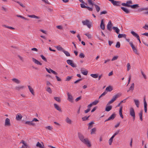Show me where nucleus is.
<instances>
[{
	"label": "nucleus",
	"instance_id": "5fc2aeb1",
	"mask_svg": "<svg viewBox=\"0 0 148 148\" xmlns=\"http://www.w3.org/2000/svg\"><path fill=\"white\" fill-rule=\"evenodd\" d=\"M88 3L90 4L93 7L95 4L93 3L92 2L91 0H88Z\"/></svg>",
	"mask_w": 148,
	"mask_h": 148
},
{
	"label": "nucleus",
	"instance_id": "774afa93",
	"mask_svg": "<svg viewBox=\"0 0 148 148\" xmlns=\"http://www.w3.org/2000/svg\"><path fill=\"white\" fill-rule=\"evenodd\" d=\"M143 28L145 29L148 30V25L145 24Z\"/></svg>",
	"mask_w": 148,
	"mask_h": 148
},
{
	"label": "nucleus",
	"instance_id": "c03bdc74",
	"mask_svg": "<svg viewBox=\"0 0 148 148\" xmlns=\"http://www.w3.org/2000/svg\"><path fill=\"white\" fill-rule=\"evenodd\" d=\"M56 48L57 49L60 51H62L63 52V51L64 50L63 49V48L60 46L59 45V46H58L56 47Z\"/></svg>",
	"mask_w": 148,
	"mask_h": 148
},
{
	"label": "nucleus",
	"instance_id": "4468645a",
	"mask_svg": "<svg viewBox=\"0 0 148 148\" xmlns=\"http://www.w3.org/2000/svg\"><path fill=\"white\" fill-rule=\"evenodd\" d=\"M45 69L49 73H50L51 72L52 73H53L55 75H57L58 74V73L57 72H55V71H53L52 69H49L47 68H46Z\"/></svg>",
	"mask_w": 148,
	"mask_h": 148
},
{
	"label": "nucleus",
	"instance_id": "9b49d317",
	"mask_svg": "<svg viewBox=\"0 0 148 148\" xmlns=\"http://www.w3.org/2000/svg\"><path fill=\"white\" fill-rule=\"evenodd\" d=\"M112 23L111 21H109L108 24L107 25V29L110 31L112 30Z\"/></svg>",
	"mask_w": 148,
	"mask_h": 148
},
{
	"label": "nucleus",
	"instance_id": "7c9ffc66",
	"mask_svg": "<svg viewBox=\"0 0 148 148\" xmlns=\"http://www.w3.org/2000/svg\"><path fill=\"white\" fill-rule=\"evenodd\" d=\"M107 105L105 109V110L107 112L109 111L112 108V106H108Z\"/></svg>",
	"mask_w": 148,
	"mask_h": 148
},
{
	"label": "nucleus",
	"instance_id": "c9c22d12",
	"mask_svg": "<svg viewBox=\"0 0 148 148\" xmlns=\"http://www.w3.org/2000/svg\"><path fill=\"white\" fill-rule=\"evenodd\" d=\"M12 80L17 84H19L20 82V80L15 78L12 79Z\"/></svg>",
	"mask_w": 148,
	"mask_h": 148
},
{
	"label": "nucleus",
	"instance_id": "b1692460",
	"mask_svg": "<svg viewBox=\"0 0 148 148\" xmlns=\"http://www.w3.org/2000/svg\"><path fill=\"white\" fill-rule=\"evenodd\" d=\"M112 29L114 30L115 32L117 34H119V33L120 30L117 27H113Z\"/></svg>",
	"mask_w": 148,
	"mask_h": 148
},
{
	"label": "nucleus",
	"instance_id": "6ab92c4d",
	"mask_svg": "<svg viewBox=\"0 0 148 148\" xmlns=\"http://www.w3.org/2000/svg\"><path fill=\"white\" fill-rule=\"evenodd\" d=\"M22 117V116L20 114H18L16 116V119L17 121L20 120Z\"/></svg>",
	"mask_w": 148,
	"mask_h": 148
},
{
	"label": "nucleus",
	"instance_id": "de8ad7c7",
	"mask_svg": "<svg viewBox=\"0 0 148 148\" xmlns=\"http://www.w3.org/2000/svg\"><path fill=\"white\" fill-rule=\"evenodd\" d=\"M73 76H67L65 80V81H69L72 78Z\"/></svg>",
	"mask_w": 148,
	"mask_h": 148
},
{
	"label": "nucleus",
	"instance_id": "338daca9",
	"mask_svg": "<svg viewBox=\"0 0 148 148\" xmlns=\"http://www.w3.org/2000/svg\"><path fill=\"white\" fill-rule=\"evenodd\" d=\"M81 98H82V97L81 96H80L79 97L75 99V101L76 102H77V101H79V100H80L81 99Z\"/></svg>",
	"mask_w": 148,
	"mask_h": 148
},
{
	"label": "nucleus",
	"instance_id": "6e6552de",
	"mask_svg": "<svg viewBox=\"0 0 148 148\" xmlns=\"http://www.w3.org/2000/svg\"><path fill=\"white\" fill-rule=\"evenodd\" d=\"M67 63L73 67H76V65L72 61L70 60H68L66 61Z\"/></svg>",
	"mask_w": 148,
	"mask_h": 148
},
{
	"label": "nucleus",
	"instance_id": "8fccbe9b",
	"mask_svg": "<svg viewBox=\"0 0 148 148\" xmlns=\"http://www.w3.org/2000/svg\"><path fill=\"white\" fill-rule=\"evenodd\" d=\"M20 143H22L23 144V145H22V146L21 148H23L24 147V146H26V144H25L26 143H25V141H24L23 140H21V142Z\"/></svg>",
	"mask_w": 148,
	"mask_h": 148
},
{
	"label": "nucleus",
	"instance_id": "9d476101",
	"mask_svg": "<svg viewBox=\"0 0 148 148\" xmlns=\"http://www.w3.org/2000/svg\"><path fill=\"white\" fill-rule=\"evenodd\" d=\"M124 5L127 6V7H131L132 8L134 9H136L137 8L139 7V5L138 4H136L133 5H127L126 4V5L125 4Z\"/></svg>",
	"mask_w": 148,
	"mask_h": 148
},
{
	"label": "nucleus",
	"instance_id": "cd10ccee",
	"mask_svg": "<svg viewBox=\"0 0 148 148\" xmlns=\"http://www.w3.org/2000/svg\"><path fill=\"white\" fill-rule=\"evenodd\" d=\"M28 86L29 90L30 92L32 93V94L33 95H34L33 89L32 88V87L31 86H30L28 85Z\"/></svg>",
	"mask_w": 148,
	"mask_h": 148
},
{
	"label": "nucleus",
	"instance_id": "2eb2a0df",
	"mask_svg": "<svg viewBox=\"0 0 148 148\" xmlns=\"http://www.w3.org/2000/svg\"><path fill=\"white\" fill-rule=\"evenodd\" d=\"M144 102L145 112V113H147V104L146 101L145 97H144Z\"/></svg>",
	"mask_w": 148,
	"mask_h": 148
},
{
	"label": "nucleus",
	"instance_id": "4be33fe9",
	"mask_svg": "<svg viewBox=\"0 0 148 148\" xmlns=\"http://www.w3.org/2000/svg\"><path fill=\"white\" fill-rule=\"evenodd\" d=\"M121 8L127 14L130 12V10H129L127 8H125L122 7H121Z\"/></svg>",
	"mask_w": 148,
	"mask_h": 148
},
{
	"label": "nucleus",
	"instance_id": "f03ea898",
	"mask_svg": "<svg viewBox=\"0 0 148 148\" xmlns=\"http://www.w3.org/2000/svg\"><path fill=\"white\" fill-rule=\"evenodd\" d=\"M120 97V95L119 94H117L114 95L111 100L107 104V106L109 105L110 104L113 103L116 99Z\"/></svg>",
	"mask_w": 148,
	"mask_h": 148
},
{
	"label": "nucleus",
	"instance_id": "4d7b16f0",
	"mask_svg": "<svg viewBox=\"0 0 148 148\" xmlns=\"http://www.w3.org/2000/svg\"><path fill=\"white\" fill-rule=\"evenodd\" d=\"M85 35L89 39H91V35L88 33H86Z\"/></svg>",
	"mask_w": 148,
	"mask_h": 148
},
{
	"label": "nucleus",
	"instance_id": "0e129e2a",
	"mask_svg": "<svg viewBox=\"0 0 148 148\" xmlns=\"http://www.w3.org/2000/svg\"><path fill=\"white\" fill-rule=\"evenodd\" d=\"M119 131H120V130H118V131L116 132L112 136H113V137H115V136L117 135V134H118L119 132Z\"/></svg>",
	"mask_w": 148,
	"mask_h": 148
},
{
	"label": "nucleus",
	"instance_id": "f8f14e48",
	"mask_svg": "<svg viewBox=\"0 0 148 148\" xmlns=\"http://www.w3.org/2000/svg\"><path fill=\"white\" fill-rule=\"evenodd\" d=\"M5 126H10L11 125L10 120L8 118L6 119L5 121Z\"/></svg>",
	"mask_w": 148,
	"mask_h": 148
},
{
	"label": "nucleus",
	"instance_id": "423d86ee",
	"mask_svg": "<svg viewBox=\"0 0 148 148\" xmlns=\"http://www.w3.org/2000/svg\"><path fill=\"white\" fill-rule=\"evenodd\" d=\"M67 94L68 97L67 100L70 102H73V97L68 92H67Z\"/></svg>",
	"mask_w": 148,
	"mask_h": 148
},
{
	"label": "nucleus",
	"instance_id": "a18cd8bd",
	"mask_svg": "<svg viewBox=\"0 0 148 148\" xmlns=\"http://www.w3.org/2000/svg\"><path fill=\"white\" fill-rule=\"evenodd\" d=\"M90 115L88 116L87 117L86 116H85L84 117H83L82 118V119L83 121H85L87 120H88V118L90 117Z\"/></svg>",
	"mask_w": 148,
	"mask_h": 148
},
{
	"label": "nucleus",
	"instance_id": "ea45409f",
	"mask_svg": "<svg viewBox=\"0 0 148 148\" xmlns=\"http://www.w3.org/2000/svg\"><path fill=\"white\" fill-rule=\"evenodd\" d=\"M96 128H94L92 129L91 130V133L90 134H95V132L96 131Z\"/></svg>",
	"mask_w": 148,
	"mask_h": 148
},
{
	"label": "nucleus",
	"instance_id": "37998d69",
	"mask_svg": "<svg viewBox=\"0 0 148 148\" xmlns=\"http://www.w3.org/2000/svg\"><path fill=\"white\" fill-rule=\"evenodd\" d=\"M63 52L67 56H69L70 55L69 53L65 50H64L63 51Z\"/></svg>",
	"mask_w": 148,
	"mask_h": 148
},
{
	"label": "nucleus",
	"instance_id": "393cba45",
	"mask_svg": "<svg viewBox=\"0 0 148 148\" xmlns=\"http://www.w3.org/2000/svg\"><path fill=\"white\" fill-rule=\"evenodd\" d=\"M123 107L122 106H121L119 109V114L120 115V116L121 117L122 119L123 118V116L122 113V109Z\"/></svg>",
	"mask_w": 148,
	"mask_h": 148
},
{
	"label": "nucleus",
	"instance_id": "f257e3e1",
	"mask_svg": "<svg viewBox=\"0 0 148 148\" xmlns=\"http://www.w3.org/2000/svg\"><path fill=\"white\" fill-rule=\"evenodd\" d=\"M78 136L79 140L83 143L85 144L88 147H91V144L88 138H84V135L80 132L78 133Z\"/></svg>",
	"mask_w": 148,
	"mask_h": 148
},
{
	"label": "nucleus",
	"instance_id": "1a4fd4ad",
	"mask_svg": "<svg viewBox=\"0 0 148 148\" xmlns=\"http://www.w3.org/2000/svg\"><path fill=\"white\" fill-rule=\"evenodd\" d=\"M80 6L82 8H87L89 11H92L93 10V8L92 7H90L89 6H86L84 5V4H81Z\"/></svg>",
	"mask_w": 148,
	"mask_h": 148
},
{
	"label": "nucleus",
	"instance_id": "bb28decb",
	"mask_svg": "<svg viewBox=\"0 0 148 148\" xmlns=\"http://www.w3.org/2000/svg\"><path fill=\"white\" fill-rule=\"evenodd\" d=\"M27 16L29 17H31L32 18H36L37 19H39L40 18V17H39L37 16L34 15H28Z\"/></svg>",
	"mask_w": 148,
	"mask_h": 148
},
{
	"label": "nucleus",
	"instance_id": "603ef678",
	"mask_svg": "<svg viewBox=\"0 0 148 148\" xmlns=\"http://www.w3.org/2000/svg\"><path fill=\"white\" fill-rule=\"evenodd\" d=\"M40 56L43 60L46 62H47L46 58L42 55H40Z\"/></svg>",
	"mask_w": 148,
	"mask_h": 148
},
{
	"label": "nucleus",
	"instance_id": "473e14b6",
	"mask_svg": "<svg viewBox=\"0 0 148 148\" xmlns=\"http://www.w3.org/2000/svg\"><path fill=\"white\" fill-rule=\"evenodd\" d=\"M24 88V86H16L15 87V89L17 90H20L21 89H23Z\"/></svg>",
	"mask_w": 148,
	"mask_h": 148
},
{
	"label": "nucleus",
	"instance_id": "5701e85b",
	"mask_svg": "<svg viewBox=\"0 0 148 148\" xmlns=\"http://www.w3.org/2000/svg\"><path fill=\"white\" fill-rule=\"evenodd\" d=\"M113 89L112 87L111 86L106 87V90L108 92H111Z\"/></svg>",
	"mask_w": 148,
	"mask_h": 148
},
{
	"label": "nucleus",
	"instance_id": "aec40b11",
	"mask_svg": "<svg viewBox=\"0 0 148 148\" xmlns=\"http://www.w3.org/2000/svg\"><path fill=\"white\" fill-rule=\"evenodd\" d=\"M54 106L55 108L60 112H62V110L59 106L56 103L54 104Z\"/></svg>",
	"mask_w": 148,
	"mask_h": 148
},
{
	"label": "nucleus",
	"instance_id": "c756f323",
	"mask_svg": "<svg viewBox=\"0 0 148 148\" xmlns=\"http://www.w3.org/2000/svg\"><path fill=\"white\" fill-rule=\"evenodd\" d=\"M46 90L50 94L52 93V90L49 87H47L45 88Z\"/></svg>",
	"mask_w": 148,
	"mask_h": 148
},
{
	"label": "nucleus",
	"instance_id": "49530a36",
	"mask_svg": "<svg viewBox=\"0 0 148 148\" xmlns=\"http://www.w3.org/2000/svg\"><path fill=\"white\" fill-rule=\"evenodd\" d=\"M3 26L4 27H6L7 28L10 29H11L14 30V29H15L13 27H12L7 26L6 25H3Z\"/></svg>",
	"mask_w": 148,
	"mask_h": 148
},
{
	"label": "nucleus",
	"instance_id": "6e6d98bb",
	"mask_svg": "<svg viewBox=\"0 0 148 148\" xmlns=\"http://www.w3.org/2000/svg\"><path fill=\"white\" fill-rule=\"evenodd\" d=\"M79 58H83L85 57V55L83 53H81L79 54Z\"/></svg>",
	"mask_w": 148,
	"mask_h": 148
},
{
	"label": "nucleus",
	"instance_id": "bf43d9fd",
	"mask_svg": "<svg viewBox=\"0 0 148 148\" xmlns=\"http://www.w3.org/2000/svg\"><path fill=\"white\" fill-rule=\"evenodd\" d=\"M16 2L17 3H18V4H19V5H21V7H23V8L25 7V6H24L22 3L19 2V1H16Z\"/></svg>",
	"mask_w": 148,
	"mask_h": 148
},
{
	"label": "nucleus",
	"instance_id": "a19ab883",
	"mask_svg": "<svg viewBox=\"0 0 148 148\" xmlns=\"http://www.w3.org/2000/svg\"><path fill=\"white\" fill-rule=\"evenodd\" d=\"M114 137H113V136H112L109 139V144L110 145H111L112 144V143L113 140V138Z\"/></svg>",
	"mask_w": 148,
	"mask_h": 148
},
{
	"label": "nucleus",
	"instance_id": "39448f33",
	"mask_svg": "<svg viewBox=\"0 0 148 148\" xmlns=\"http://www.w3.org/2000/svg\"><path fill=\"white\" fill-rule=\"evenodd\" d=\"M130 115L133 117V120H134L135 117V114L134 110L133 108L130 109Z\"/></svg>",
	"mask_w": 148,
	"mask_h": 148
},
{
	"label": "nucleus",
	"instance_id": "13d9d810",
	"mask_svg": "<svg viewBox=\"0 0 148 148\" xmlns=\"http://www.w3.org/2000/svg\"><path fill=\"white\" fill-rule=\"evenodd\" d=\"M130 65L129 63H128L127 64V71H128L130 69Z\"/></svg>",
	"mask_w": 148,
	"mask_h": 148
},
{
	"label": "nucleus",
	"instance_id": "f704fd0d",
	"mask_svg": "<svg viewBox=\"0 0 148 148\" xmlns=\"http://www.w3.org/2000/svg\"><path fill=\"white\" fill-rule=\"evenodd\" d=\"M148 10V9L147 8H140L138 10L137 12H140L143 10Z\"/></svg>",
	"mask_w": 148,
	"mask_h": 148
},
{
	"label": "nucleus",
	"instance_id": "f3484780",
	"mask_svg": "<svg viewBox=\"0 0 148 148\" xmlns=\"http://www.w3.org/2000/svg\"><path fill=\"white\" fill-rule=\"evenodd\" d=\"M81 71L82 73L84 75H86L88 74V71L84 70V68H82L81 69Z\"/></svg>",
	"mask_w": 148,
	"mask_h": 148
},
{
	"label": "nucleus",
	"instance_id": "58836bf2",
	"mask_svg": "<svg viewBox=\"0 0 148 148\" xmlns=\"http://www.w3.org/2000/svg\"><path fill=\"white\" fill-rule=\"evenodd\" d=\"M90 75L92 77L95 78H96L98 77V75L97 74H90Z\"/></svg>",
	"mask_w": 148,
	"mask_h": 148
},
{
	"label": "nucleus",
	"instance_id": "a878e982",
	"mask_svg": "<svg viewBox=\"0 0 148 148\" xmlns=\"http://www.w3.org/2000/svg\"><path fill=\"white\" fill-rule=\"evenodd\" d=\"M134 102L137 108H138L139 106V101L137 99H134Z\"/></svg>",
	"mask_w": 148,
	"mask_h": 148
},
{
	"label": "nucleus",
	"instance_id": "864d4df0",
	"mask_svg": "<svg viewBox=\"0 0 148 148\" xmlns=\"http://www.w3.org/2000/svg\"><path fill=\"white\" fill-rule=\"evenodd\" d=\"M116 47L117 48H119L120 47V43L119 42H117L116 45Z\"/></svg>",
	"mask_w": 148,
	"mask_h": 148
},
{
	"label": "nucleus",
	"instance_id": "4c0bfd02",
	"mask_svg": "<svg viewBox=\"0 0 148 148\" xmlns=\"http://www.w3.org/2000/svg\"><path fill=\"white\" fill-rule=\"evenodd\" d=\"M66 121L67 123L69 124H71L72 121L68 117H66Z\"/></svg>",
	"mask_w": 148,
	"mask_h": 148
},
{
	"label": "nucleus",
	"instance_id": "dca6fc26",
	"mask_svg": "<svg viewBox=\"0 0 148 148\" xmlns=\"http://www.w3.org/2000/svg\"><path fill=\"white\" fill-rule=\"evenodd\" d=\"M33 61L36 64L40 65H42V64L41 63L39 62L38 60H36V59L32 58Z\"/></svg>",
	"mask_w": 148,
	"mask_h": 148
},
{
	"label": "nucleus",
	"instance_id": "e2e57ef3",
	"mask_svg": "<svg viewBox=\"0 0 148 148\" xmlns=\"http://www.w3.org/2000/svg\"><path fill=\"white\" fill-rule=\"evenodd\" d=\"M118 58V56H114L112 59L111 60L112 61H113L114 60H116Z\"/></svg>",
	"mask_w": 148,
	"mask_h": 148
},
{
	"label": "nucleus",
	"instance_id": "09e8293b",
	"mask_svg": "<svg viewBox=\"0 0 148 148\" xmlns=\"http://www.w3.org/2000/svg\"><path fill=\"white\" fill-rule=\"evenodd\" d=\"M54 99L57 101L58 102H60L61 101L59 97H54Z\"/></svg>",
	"mask_w": 148,
	"mask_h": 148
},
{
	"label": "nucleus",
	"instance_id": "a211bd4d",
	"mask_svg": "<svg viewBox=\"0 0 148 148\" xmlns=\"http://www.w3.org/2000/svg\"><path fill=\"white\" fill-rule=\"evenodd\" d=\"M105 24L103 21V20L102 19L101 21V24L100 25V27L101 29L103 30L105 29Z\"/></svg>",
	"mask_w": 148,
	"mask_h": 148
},
{
	"label": "nucleus",
	"instance_id": "ddd939ff",
	"mask_svg": "<svg viewBox=\"0 0 148 148\" xmlns=\"http://www.w3.org/2000/svg\"><path fill=\"white\" fill-rule=\"evenodd\" d=\"M116 116V114L115 113H113L108 119L105 120V122L110 120H113L115 118Z\"/></svg>",
	"mask_w": 148,
	"mask_h": 148
},
{
	"label": "nucleus",
	"instance_id": "3c124183",
	"mask_svg": "<svg viewBox=\"0 0 148 148\" xmlns=\"http://www.w3.org/2000/svg\"><path fill=\"white\" fill-rule=\"evenodd\" d=\"M99 102V101L97 100H95L92 103H91L92 105H97Z\"/></svg>",
	"mask_w": 148,
	"mask_h": 148
},
{
	"label": "nucleus",
	"instance_id": "20e7f679",
	"mask_svg": "<svg viewBox=\"0 0 148 148\" xmlns=\"http://www.w3.org/2000/svg\"><path fill=\"white\" fill-rule=\"evenodd\" d=\"M111 2V3L114 6H120L121 5V2L120 1H116L114 0H108Z\"/></svg>",
	"mask_w": 148,
	"mask_h": 148
},
{
	"label": "nucleus",
	"instance_id": "412c9836",
	"mask_svg": "<svg viewBox=\"0 0 148 148\" xmlns=\"http://www.w3.org/2000/svg\"><path fill=\"white\" fill-rule=\"evenodd\" d=\"M132 3H133L132 2L131 0H129V1H127L126 3H121V4L123 6L127 7V6L125 5L124 4H125V5H126V4H127V5H129V4H132Z\"/></svg>",
	"mask_w": 148,
	"mask_h": 148
},
{
	"label": "nucleus",
	"instance_id": "052dcab7",
	"mask_svg": "<svg viewBox=\"0 0 148 148\" xmlns=\"http://www.w3.org/2000/svg\"><path fill=\"white\" fill-rule=\"evenodd\" d=\"M36 146L40 147H42V145L39 142H38L36 145Z\"/></svg>",
	"mask_w": 148,
	"mask_h": 148
},
{
	"label": "nucleus",
	"instance_id": "2f4dec72",
	"mask_svg": "<svg viewBox=\"0 0 148 148\" xmlns=\"http://www.w3.org/2000/svg\"><path fill=\"white\" fill-rule=\"evenodd\" d=\"M25 124H28L29 125H35V124L33 122H32V121H26L25 122Z\"/></svg>",
	"mask_w": 148,
	"mask_h": 148
},
{
	"label": "nucleus",
	"instance_id": "0eeeda50",
	"mask_svg": "<svg viewBox=\"0 0 148 148\" xmlns=\"http://www.w3.org/2000/svg\"><path fill=\"white\" fill-rule=\"evenodd\" d=\"M131 34L134 36L136 37L139 41L140 43H141V41L140 40L139 36L133 31H132L131 32Z\"/></svg>",
	"mask_w": 148,
	"mask_h": 148
},
{
	"label": "nucleus",
	"instance_id": "7ed1b4c3",
	"mask_svg": "<svg viewBox=\"0 0 148 148\" xmlns=\"http://www.w3.org/2000/svg\"><path fill=\"white\" fill-rule=\"evenodd\" d=\"M82 22L84 25H87L88 28H91V25L89 20H86L85 21H83Z\"/></svg>",
	"mask_w": 148,
	"mask_h": 148
},
{
	"label": "nucleus",
	"instance_id": "79ce46f5",
	"mask_svg": "<svg viewBox=\"0 0 148 148\" xmlns=\"http://www.w3.org/2000/svg\"><path fill=\"white\" fill-rule=\"evenodd\" d=\"M134 84L133 83L131 84V86L129 88V90H131L133 91L134 89Z\"/></svg>",
	"mask_w": 148,
	"mask_h": 148
},
{
	"label": "nucleus",
	"instance_id": "c85d7f7f",
	"mask_svg": "<svg viewBox=\"0 0 148 148\" xmlns=\"http://www.w3.org/2000/svg\"><path fill=\"white\" fill-rule=\"evenodd\" d=\"M118 37L119 38H121L123 37L126 38V35L125 34H120L119 33Z\"/></svg>",
	"mask_w": 148,
	"mask_h": 148
},
{
	"label": "nucleus",
	"instance_id": "680f3d73",
	"mask_svg": "<svg viewBox=\"0 0 148 148\" xmlns=\"http://www.w3.org/2000/svg\"><path fill=\"white\" fill-rule=\"evenodd\" d=\"M45 128L46 129H47L49 130H51L53 129L52 127L50 126H47L45 127Z\"/></svg>",
	"mask_w": 148,
	"mask_h": 148
},
{
	"label": "nucleus",
	"instance_id": "69168bd1",
	"mask_svg": "<svg viewBox=\"0 0 148 148\" xmlns=\"http://www.w3.org/2000/svg\"><path fill=\"white\" fill-rule=\"evenodd\" d=\"M141 74L143 76L144 78L145 79H146V75L144 74V73H143V72L142 70H141Z\"/></svg>",
	"mask_w": 148,
	"mask_h": 148
},
{
	"label": "nucleus",
	"instance_id": "e433bc0d",
	"mask_svg": "<svg viewBox=\"0 0 148 148\" xmlns=\"http://www.w3.org/2000/svg\"><path fill=\"white\" fill-rule=\"evenodd\" d=\"M94 5L95 6L97 12H99L100 9V7L98 5L95 4Z\"/></svg>",
	"mask_w": 148,
	"mask_h": 148
},
{
	"label": "nucleus",
	"instance_id": "72a5a7b5",
	"mask_svg": "<svg viewBox=\"0 0 148 148\" xmlns=\"http://www.w3.org/2000/svg\"><path fill=\"white\" fill-rule=\"evenodd\" d=\"M143 111L141 110L140 112L139 113V115L140 117V119L141 121H143Z\"/></svg>",
	"mask_w": 148,
	"mask_h": 148
}]
</instances>
